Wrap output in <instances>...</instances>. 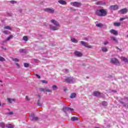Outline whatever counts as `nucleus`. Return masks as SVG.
<instances>
[{
	"mask_svg": "<svg viewBox=\"0 0 128 128\" xmlns=\"http://www.w3.org/2000/svg\"><path fill=\"white\" fill-rule=\"evenodd\" d=\"M64 92H66V90H68V89L66 88H64Z\"/></svg>",
	"mask_w": 128,
	"mask_h": 128,
	"instance_id": "nucleus-50",
	"label": "nucleus"
},
{
	"mask_svg": "<svg viewBox=\"0 0 128 128\" xmlns=\"http://www.w3.org/2000/svg\"><path fill=\"white\" fill-rule=\"evenodd\" d=\"M110 62H111L112 64V58H111V60H110Z\"/></svg>",
	"mask_w": 128,
	"mask_h": 128,
	"instance_id": "nucleus-55",
	"label": "nucleus"
},
{
	"mask_svg": "<svg viewBox=\"0 0 128 128\" xmlns=\"http://www.w3.org/2000/svg\"><path fill=\"white\" fill-rule=\"evenodd\" d=\"M4 104H2V106H4Z\"/></svg>",
	"mask_w": 128,
	"mask_h": 128,
	"instance_id": "nucleus-61",
	"label": "nucleus"
},
{
	"mask_svg": "<svg viewBox=\"0 0 128 128\" xmlns=\"http://www.w3.org/2000/svg\"><path fill=\"white\" fill-rule=\"evenodd\" d=\"M62 110L65 114H67L68 112H73L74 110V108L66 106H64Z\"/></svg>",
	"mask_w": 128,
	"mask_h": 128,
	"instance_id": "nucleus-4",
	"label": "nucleus"
},
{
	"mask_svg": "<svg viewBox=\"0 0 128 128\" xmlns=\"http://www.w3.org/2000/svg\"><path fill=\"white\" fill-rule=\"evenodd\" d=\"M65 82H66L68 84H74V78L72 77L68 78L65 79Z\"/></svg>",
	"mask_w": 128,
	"mask_h": 128,
	"instance_id": "nucleus-9",
	"label": "nucleus"
},
{
	"mask_svg": "<svg viewBox=\"0 0 128 128\" xmlns=\"http://www.w3.org/2000/svg\"><path fill=\"white\" fill-rule=\"evenodd\" d=\"M70 4H72L73 6H76V8H80V6H82V4L78 2H71Z\"/></svg>",
	"mask_w": 128,
	"mask_h": 128,
	"instance_id": "nucleus-5",
	"label": "nucleus"
},
{
	"mask_svg": "<svg viewBox=\"0 0 128 128\" xmlns=\"http://www.w3.org/2000/svg\"><path fill=\"white\" fill-rule=\"evenodd\" d=\"M23 40H24L25 42H28V36H24L23 37Z\"/></svg>",
	"mask_w": 128,
	"mask_h": 128,
	"instance_id": "nucleus-36",
	"label": "nucleus"
},
{
	"mask_svg": "<svg viewBox=\"0 0 128 128\" xmlns=\"http://www.w3.org/2000/svg\"><path fill=\"white\" fill-rule=\"evenodd\" d=\"M118 12H120L122 14H126V12H128V9L126 8H124L120 10Z\"/></svg>",
	"mask_w": 128,
	"mask_h": 128,
	"instance_id": "nucleus-11",
	"label": "nucleus"
},
{
	"mask_svg": "<svg viewBox=\"0 0 128 128\" xmlns=\"http://www.w3.org/2000/svg\"><path fill=\"white\" fill-rule=\"evenodd\" d=\"M74 54L75 56H78V58H80V56H82V52L78 51H76Z\"/></svg>",
	"mask_w": 128,
	"mask_h": 128,
	"instance_id": "nucleus-12",
	"label": "nucleus"
},
{
	"mask_svg": "<svg viewBox=\"0 0 128 128\" xmlns=\"http://www.w3.org/2000/svg\"><path fill=\"white\" fill-rule=\"evenodd\" d=\"M16 66H18V68H20V64L18 63H16Z\"/></svg>",
	"mask_w": 128,
	"mask_h": 128,
	"instance_id": "nucleus-48",
	"label": "nucleus"
},
{
	"mask_svg": "<svg viewBox=\"0 0 128 128\" xmlns=\"http://www.w3.org/2000/svg\"><path fill=\"white\" fill-rule=\"evenodd\" d=\"M30 117L31 118V120L32 122H36V120H38V117H36L34 116V114H32L30 116Z\"/></svg>",
	"mask_w": 128,
	"mask_h": 128,
	"instance_id": "nucleus-10",
	"label": "nucleus"
},
{
	"mask_svg": "<svg viewBox=\"0 0 128 128\" xmlns=\"http://www.w3.org/2000/svg\"><path fill=\"white\" fill-rule=\"evenodd\" d=\"M37 104H38V106H42V102H40V100H38Z\"/></svg>",
	"mask_w": 128,
	"mask_h": 128,
	"instance_id": "nucleus-32",
	"label": "nucleus"
},
{
	"mask_svg": "<svg viewBox=\"0 0 128 128\" xmlns=\"http://www.w3.org/2000/svg\"><path fill=\"white\" fill-rule=\"evenodd\" d=\"M80 42L82 44V46H85V48H92V46H90L88 44V43L87 42L81 41Z\"/></svg>",
	"mask_w": 128,
	"mask_h": 128,
	"instance_id": "nucleus-3",
	"label": "nucleus"
},
{
	"mask_svg": "<svg viewBox=\"0 0 128 128\" xmlns=\"http://www.w3.org/2000/svg\"><path fill=\"white\" fill-rule=\"evenodd\" d=\"M52 88L54 90H58V86L56 85H53L52 86Z\"/></svg>",
	"mask_w": 128,
	"mask_h": 128,
	"instance_id": "nucleus-30",
	"label": "nucleus"
},
{
	"mask_svg": "<svg viewBox=\"0 0 128 128\" xmlns=\"http://www.w3.org/2000/svg\"><path fill=\"white\" fill-rule=\"evenodd\" d=\"M12 114H14V113L12 112H9L8 113H7L8 116H12Z\"/></svg>",
	"mask_w": 128,
	"mask_h": 128,
	"instance_id": "nucleus-41",
	"label": "nucleus"
},
{
	"mask_svg": "<svg viewBox=\"0 0 128 128\" xmlns=\"http://www.w3.org/2000/svg\"><path fill=\"white\" fill-rule=\"evenodd\" d=\"M96 4H100V2H96Z\"/></svg>",
	"mask_w": 128,
	"mask_h": 128,
	"instance_id": "nucleus-56",
	"label": "nucleus"
},
{
	"mask_svg": "<svg viewBox=\"0 0 128 128\" xmlns=\"http://www.w3.org/2000/svg\"><path fill=\"white\" fill-rule=\"evenodd\" d=\"M96 16H106L108 14V12L106 10L104 9H101L96 10Z\"/></svg>",
	"mask_w": 128,
	"mask_h": 128,
	"instance_id": "nucleus-2",
	"label": "nucleus"
},
{
	"mask_svg": "<svg viewBox=\"0 0 128 128\" xmlns=\"http://www.w3.org/2000/svg\"><path fill=\"white\" fill-rule=\"evenodd\" d=\"M6 40L2 41V44H4V43H6Z\"/></svg>",
	"mask_w": 128,
	"mask_h": 128,
	"instance_id": "nucleus-51",
	"label": "nucleus"
},
{
	"mask_svg": "<svg viewBox=\"0 0 128 128\" xmlns=\"http://www.w3.org/2000/svg\"><path fill=\"white\" fill-rule=\"evenodd\" d=\"M26 100H30V98H28V96H26Z\"/></svg>",
	"mask_w": 128,
	"mask_h": 128,
	"instance_id": "nucleus-49",
	"label": "nucleus"
},
{
	"mask_svg": "<svg viewBox=\"0 0 128 128\" xmlns=\"http://www.w3.org/2000/svg\"><path fill=\"white\" fill-rule=\"evenodd\" d=\"M102 105L104 106H108V102H102Z\"/></svg>",
	"mask_w": 128,
	"mask_h": 128,
	"instance_id": "nucleus-33",
	"label": "nucleus"
},
{
	"mask_svg": "<svg viewBox=\"0 0 128 128\" xmlns=\"http://www.w3.org/2000/svg\"><path fill=\"white\" fill-rule=\"evenodd\" d=\"M58 2H59V4H62V5L66 4V1L63 0H60L58 1Z\"/></svg>",
	"mask_w": 128,
	"mask_h": 128,
	"instance_id": "nucleus-16",
	"label": "nucleus"
},
{
	"mask_svg": "<svg viewBox=\"0 0 128 128\" xmlns=\"http://www.w3.org/2000/svg\"><path fill=\"white\" fill-rule=\"evenodd\" d=\"M0 82H2V80H0Z\"/></svg>",
	"mask_w": 128,
	"mask_h": 128,
	"instance_id": "nucleus-60",
	"label": "nucleus"
},
{
	"mask_svg": "<svg viewBox=\"0 0 128 128\" xmlns=\"http://www.w3.org/2000/svg\"><path fill=\"white\" fill-rule=\"evenodd\" d=\"M110 32L111 34H112V30H110Z\"/></svg>",
	"mask_w": 128,
	"mask_h": 128,
	"instance_id": "nucleus-54",
	"label": "nucleus"
},
{
	"mask_svg": "<svg viewBox=\"0 0 128 128\" xmlns=\"http://www.w3.org/2000/svg\"><path fill=\"white\" fill-rule=\"evenodd\" d=\"M102 52H108V48H106V47H102Z\"/></svg>",
	"mask_w": 128,
	"mask_h": 128,
	"instance_id": "nucleus-28",
	"label": "nucleus"
},
{
	"mask_svg": "<svg viewBox=\"0 0 128 128\" xmlns=\"http://www.w3.org/2000/svg\"><path fill=\"white\" fill-rule=\"evenodd\" d=\"M78 120V117L73 116L72 118V122H74L75 120Z\"/></svg>",
	"mask_w": 128,
	"mask_h": 128,
	"instance_id": "nucleus-25",
	"label": "nucleus"
},
{
	"mask_svg": "<svg viewBox=\"0 0 128 128\" xmlns=\"http://www.w3.org/2000/svg\"><path fill=\"white\" fill-rule=\"evenodd\" d=\"M110 8L112 10V6H110Z\"/></svg>",
	"mask_w": 128,
	"mask_h": 128,
	"instance_id": "nucleus-58",
	"label": "nucleus"
},
{
	"mask_svg": "<svg viewBox=\"0 0 128 128\" xmlns=\"http://www.w3.org/2000/svg\"><path fill=\"white\" fill-rule=\"evenodd\" d=\"M20 54H26V49L20 48L19 50Z\"/></svg>",
	"mask_w": 128,
	"mask_h": 128,
	"instance_id": "nucleus-17",
	"label": "nucleus"
},
{
	"mask_svg": "<svg viewBox=\"0 0 128 128\" xmlns=\"http://www.w3.org/2000/svg\"><path fill=\"white\" fill-rule=\"evenodd\" d=\"M63 72H68V69H64V70H63Z\"/></svg>",
	"mask_w": 128,
	"mask_h": 128,
	"instance_id": "nucleus-42",
	"label": "nucleus"
},
{
	"mask_svg": "<svg viewBox=\"0 0 128 128\" xmlns=\"http://www.w3.org/2000/svg\"><path fill=\"white\" fill-rule=\"evenodd\" d=\"M0 62H6V58L4 57L0 56Z\"/></svg>",
	"mask_w": 128,
	"mask_h": 128,
	"instance_id": "nucleus-31",
	"label": "nucleus"
},
{
	"mask_svg": "<svg viewBox=\"0 0 128 128\" xmlns=\"http://www.w3.org/2000/svg\"><path fill=\"white\" fill-rule=\"evenodd\" d=\"M107 128H110V124L107 125Z\"/></svg>",
	"mask_w": 128,
	"mask_h": 128,
	"instance_id": "nucleus-52",
	"label": "nucleus"
},
{
	"mask_svg": "<svg viewBox=\"0 0 128 128\" xmlns=\"http://www.w3.org/2000/svg\"><path fill=\"white\" fill-rule=\"evenodd\" d=\"M96 26H98V28H102V24H96Z\"/></svg>",
	"mask_w": 128,
	"mask_h": 128,
	"instance_id": "nucleus-37",
	"label": "nucleus"
},
{
	"mask_svg": "<svg viewBox=\"0 0 128 128\" xmlns=\"http://www.w3.org/2000/svg\"><path fill=\"white\" fill-rule=\"evenodd\" d=\"M14 38V36L13 35H10V36L8 37L6 40V42H8V40H12V38Z\"/></svg>",
	"mask_w": 128,
	"mask_h": 128,
	"instance_id": "nucleus-24",
	"label": "nucleus"
},
{
	"mask_svg": "<svg viewBox=\"0 0 128 128\" xmlns=\"http://www.w3.org/2000/svg\"><path fill=\"white\" fill-rule=\"evenodd\" d=\"M120 104H124V106H126V104H124V102L122 101H120Z\"/></svg>",
	"mask_w": 128,
	"mask_h": 128,
	"instance_id": "nucleus-43",
	"label": "nucleus"
},
{
	"mask_svg": "<svg viewBox=\"0 0 128 128\" xmlns=\"http://www.w3.org/2000/svg\"><path fill=\"white\" fill-rule=\"evenodd\" d=\"M10 4H16V2L14 1V0H11L10 1Z\"/></svg>",
	"mask_w": 128,
	"mask_h": 128,
	"instance_id": "nucleus-44",
	"label": "nucleus"
},
{
	"mask_svg": "<svg viewBox=\"0 0 128 128\" xmlns=\"http://www.w3.org/2000/svg\"><path fill=\"white\" fill-rule=\"evenodd\" d=\"M35 76L38 78H40V76L38 74H36Z\"/></svg>",
	"mask_w": 128,
	"mask_h": 128,
	"instance_id": "nucleus-45",
	"label": "nucleus"
},
{
	"mask_svg": "<svg viewBox=\"0 0 128 128\" xmlns=\"http://www.w3.org/2000/svg\"><path fill=\"white\" fill-rule=\"evenodd\" d=\"M5 30H12V28L10 26H4Z\"/></svg>",
	"mask_w": 128,
	"mask_h": 128,
	"instance_id": "nucleus-27",
	"label": "nucleus"
},
{
	"mask_svg": "<svg viewBox=\"0 0 128 128\" xmlns=\"http://www.w3.org/2000/svg\"><path fill=\"white\" fill-rule=\"evenodd\" d=\"M108 44V41H105L104 42V46H106V44Z\"/></svg>",
	"mask_w": 128,
	"mask_h": 128,
	"instance_id": "nucleus-46",
	"label": "nucleus"
},
{
	"mask_svg": "<svg viewBox=\"0 0 128 128\" xmlns=\"http://www.w3.org/2000/svg\"><path fill=\"white\" fill-rule=\"evenodd\" d=\"M44 12H49L50 14H54V10L50 8H46L44 9Z\"/></svg>",
	"mask_w": 128,
	"mask_h": 128,
	"instance_id": "nucleus-8",
	"label": "nucleus"
},
{
	"mask_svg": "<svg viewBox=\"0 0 128 128\" xmlns=\"http://www.w3.org/2000/svg\"><path fill=\"white\" fill-rule=\"evenodd\" d=\"M6 127L8 128H14V126L12 124H6Z\"/></svg>",
	"mask_w": 128,
	"mask_h": 128,
	"instance_id": "nucleus-19",
	"label": "nucleus"
},
{
	"mask_svg": "<svg viewBox=\"0 0 128 128\" xmlns=\"http://www.w3.org/2000/svg\"><path fill=\"white\" fill-rule=\"evenodd\" d=\"M7 100L9 104H14V102H15L16 99L14 98H8Z\"/></svg>",
	"mask_w": 128,
	"mask_h": 128,
	"instance_id": "nucleus-13",
	"label": "nucleus"
},
{
	"mask_svg": "<svg viewBox=\"0 0 128 128\" xmlns=\"http://www.w3.org/2000/svg\"><path fill=\"white\" fill-rule=\"evenodd\" d=\"M2 50H6V48H4V47H2Z\"/></svg>",
	"mask_w": 128,
	"mask_h": 128,
	"instance_id": "nucleus-57",
	"label": "nucleus"
},
{
	"mask_svg": "<svg viewBox=\"0 0 128 128\" xmlns=\"http://www.w3.org/2000/svg\"><path fill=\"white\" fill-rule=\"evenodd\" d=\"M50 22L54 24V26L52 25H50V29H51L52 30H58V28L60 27V24L58 22L56 21V20L52 19L50 20Z\"/></svg>",
	"mask_w": 128,
	"mask_h": 128,
	"instance_id": "nucleus-1",
	"label": "nucleus"
},
{
	"mask_svg": "<svg viewBox=\"0 0 128 128\" xmlns=\"http://www.w3.org/2000/svg\"><path fill=\"white\" fill-rule=\"evenodd\" d=\"M116 50H119V52H122V49L118 48V47L116 46Z\"/></svg>",
	"mask_w": 128,
	"mask_h": 128,
	"instance_id": "nucleus-47",
	"label": "nucleus"
},
{
	"mask_svg": "<svg viewBox=\"0 0 128 128\" xmlns=\"http://www.w3.org/2000/svg\"><path fill=\"white\" fill-rule=\"evenodd\" d=\"M92 95L94 96H100V92L96 91L92 93Z\"/></svg>",
	"mask_w": 128,
	"mask_h": 128,
	"instance_id": "nucleus-14",
	"label": "nucleus"
},
{
	"mask_svg": "<svg viewBox=\"0 0 128 128\" xmlns=\"http://www.w3.org/2000/svg\"><path fill=\"white\" fill-rule=\"evenodd\" d=\"M41 82H42V84H48V81L46 80H41Z\"/></svg>",
	"mask_w": 128,
	"mask_h": 128,
	"instance_id": "nucleus-39",
	"label": "nucleus"
},
{
	"mask_svg": "<svg viewBox=\"0 0 128 128\" xmlns=\"http://www.w3.org/2000/svg\"><path fill=\"white\" fill-rule=\"evenodd\" d=\"M12 16V14H10L9 15V16Z\"/></svg>",
	"mask_w": 128,
	"mask_h": 128,
	"instance_id": "nucleus-59",
	"label": "nucleus"
},
{
	"mask_svg": "<svg viewBox=\"0 0 128 128\" xmlns=\"http://www.w3.org/2000/svg\"><path fill=\"white\" fill-rule=\"evenodd\" d=\"M2 32L3 34H10V31L7 30L2 31Z\"/></svg>",
	"mask_w": 128,
	"mask_h": 128,
	"instance_id": "nucleus-23",
	"label": "nucleus"
},
{
	"mask_svg": "<svg viewBox=\"0 0 128 128\" xmlns=\"http://www.w3.org/2000/svg\"><path fill=\"white\" fill-rule=\"evenodd\" d=\"M112 34H114V36H118V32L115 30H112Z\"/></svg>",
	"mask_w": 128,
	"mask_h": 128,
	"instance_id": "nucleus-20",
	"label": "nucleus"
},
{
	"mask_svg": "<svg viewBox=\"0 0 128 128\" xmlns=\"http://www.w3.org/2000/svg\"><path fill=\"white\" fill-rule=\"evenodd\" d=\"M112 40L115 42H116V44H118V38H116V37H113L112 38Z\"/></svg>",
	"mask_w": 128,
	"mask_h": 128,
	"instance_id": "nucleus-34",
	"label": "nucleus"
},
{
	"mask_svg": "<svg viewBox=\"0 0 128 128\" xmlns=\"http://www.w3.org/2000/svg\"><path fill=\"white\" fill-rule=\"evenodd\" d=\"M24 68H28V66H30V64L28 63H24Z\"/></svg>",
	"mask_w": 128,
	"mask_h": 128,
	"instance_id": "nucleus-35",
	"label": "nucleus"
},
{
	"mask_svg": "<svg viewBox=\"0 0 128 128\" xmlns=\"http://www.w3.org/2000/svg\"><path fill=\"white\" fill-rule=\"evenodd\" d=\"M114 26H122V23L118 22H114Z\"/></svg>",
	"mask_w": 128,
	"mask_h": 128,
	"instance_id": "nucleus-18",
	"label": "nucleus"
},
{
	"mask_svg": "<svg viewBox=\"0 0 128 128\" xmlns=\"http://www.w3.org/2000/svg\"><path fill=\"white\" fill-rule=\"evenodd\" d=\"M126 18H128V17H124V18H120V22L122 21V20H126Z\"/></svg>",
	"mask_w": 128,
	"mask_h": 128,
	"instance_id": "nucleus-38",
	"label": "nucleus"
},
{
	"mask_svg": "<svg viewBox=\"0 0 128 128\" xmlns=\"http://www.w3.org/2000/svg\"><path fill=\"white\" fill-rule=\"evenodd\" d=\"M14 62H20V60L18 59L17 58H15L14 59H13Z\"/></svg>",
	"mask_w": 128,
	"mask_h": 128,
	"instance_id": "nucleus-40",
	"label": "nucleus"
},
{
	"mask_svg": "<svg viewBox=\"0 0 128 128\" xmlns=\"http://www.w3.org/2000/svg\"><path fill=\"white\" fill-rule=\"evenodd\" d=\"M34 61H35L36 62H38V60H34Z\"/></svg>",
	"mask_w": 128,
	"mask_h": 128,
	"instance_id": "nucleus-53",
	"label": "nucleus"
},
{
	"mask_svg": "<svg viewBox=\"0 0 128 128\" xmlns=\"http://www.w3.org/2000/svg\"><path fill=\"white\" fill-rule=\"evenodd\" d=\"M38 96L40 98V95H38Z\"/></svg>",
	"mask_w": 128,
	"mask_h": 128,
	"instance_id": "nucleus-63",
	"label": "nucleus"
},
{
	"mask_svg": "<svg viewBox=\"0 0 128 128\" xmlns=\"http://www.w3.org/2000/svg\"><path fill=\"white\" fill-rule=\"evenodd\" d=\"M120 60H122L123 62H126V64H128V58L124 57V56H121Z\"/></svg>",
	"mask_w": 128,
	"mask_h": 128,
	"instance_id": "nucleus-15",
	"label": "nucleus"
},
{
	"mask_svg": "<svg viewBox=\"0 0 128 128\" xmlns=\"http://www.w3.org/2000/svg\"><path fill=\"white\" fill-rule=\"evenodd\" d=\"M39 90L43 92H52V90H48L46 88H40Z\"/></svg>",
	"mask_w": 128,
	"mask_h": 128,
	"instance_id": "nucleus-7",
	"label": "nucleus"
},
{
	"mask_svg": "<svg viewBox=\"0 0 128 128\" xmlns=\"http://www.w3.org/2000/svg\"><path fill=\"white\" fill-rule=\"evenodd\" d=\"M111 40H112V37L111 38Z\"/></svg>",
	"mask_w": 128,
	"mask_h": 128,
	"instance_id": "nucleus-62",
	"label": "nucleus"
},
{
	"mask_svg": "<svg viewBox=\"0 0 128 128\" xmlns=\"http://www.w3.org/2000/svg\"><path fill=\"white\" fill-rule=\"evenodd\" d=\"M72 42H74V44H78V40H76V38H73L71 40Z\"/></svg>",
	"mask_w": 128,
	"mask_h": 128,
	"instance_id": "nucleus-26",
	"label": "nucleus"
},
{
	"mask_svg": "<svg viewBox=\"0 0 128 128\" xmlns=\"http://www.w3.org/2000/svg\"><path fill=\"white\" fill-rule=\"evenodd\" d=\"M118 8V5H114L112 6V10H116Z\"/></svg>",
	"mask_w": 128,
	"mask_h": 128,
	"instance_id": "nucleus-21",
	"label": "nucleus"
},
{
	"mask_svg": "<svg viewBox=\"0 0 128 128\" xmlns=\"http://www.w3.org/2000/svg\"><path fill=\"white\" fill-rule=\"evenodd\" d=\"M76 96V94L75 93H72L70 96V98H74Z\"/></svg>",
	"mask_w": 128,
	"mask_h": 128,
	"instance_id": "nucleus-22",
	"label": "nucleus"
},
{
	"mask_svg": "<svg viewBox=\"0 0 128 128\" xmlns=\"http://www.w3.org/2000/svg\"><path fill=\"white\" fill-rule=\"evenodd\" d=\"M127 38H128V35H127Z\"/></svg>",
	"mask_w": 128,
	"mask_h": 128,
	"instance_id": "nucleus-64",
	"label": "nucleus"
},
{
	"mask_svg": "<svg viewBox=\"0 0 128 128\" xmlns=\"http://www.w3.org/2000/svg\"><path fill=\"white\" fill-rule=\"evenodd\" d=\"M112 64H116V66H120V61L116 58L112 59Z\"/></svg>",
	"mask_w": 128,
	"mask_h": 128,
	"instance_id": "nucleus-6",
	"label": "nucleus"
},
{
	"mask_svg": "<svg viewBox=\"0 0 128 128\" xmlns=\"http://www.w3.org/2000/svg\"><path fill=\"white\" fill-rule=\"evenodd\" d=\"M0 126H1V128H6V124L4 122H0Z\"/></svg>",
	"mask_w": 128,
	"mask_h": 128,
	"instance_id": "nucleus-29",
	"label": "nucleus"
}]
</instances>
